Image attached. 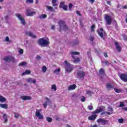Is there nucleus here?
<instances>
[{"mask_svg":"<svg viewBox=\"0 0 127 127\" xmlns=\"http://www.w3.org/2000/svg\"><path fill=\"white\" fill-rule=\"evenodd\" d=\"M0 107H1L2 109H8V104H0Z\"/></svg>","mask_w":127,"mask_h":127,"instance_id":"obj_22","label":"nucleus"},{"mask_svg":"<svg viewBox=\"0 0 127 127\" xmlns=\"http://www.w3.org/2000/svg\"><path fill=\"white\" fill-rule=\"evenodd\" d=\"M35 116L38 117L39 120H44V116L40 113L39 110H36Z\"/></svg>","mask_w":127,"mask_h":127,"instance_id":"obj_10","label":"nucleus"},{"mask_svg":"<svg viewBox=\"0 0 127 127\" xmlns=\"http://www.w3.org/2000/svg\"><path fill=\"white\" fill-rule=\"evenodd\" d=\"M97 118V115L96 114H93L92 115H91L90 116L88 117V120L89 121H95Z\"/></svg>","mask_w":127,"mask_h":127,"instance_id":"obj_14","label":"nucleus"},{"mask_svg":"<svg viewBox=\"0 0 127 127\" xmlns=\"http://www.w3.org/2000/svg\"><path fill=\"white\" fill-rule=\"evenodd\" d=\"M123 8L126 9H127V5H125L124 6H123Z\"/></svg>","mask_w":127,"mask_h":127,"instance_id":"obj_62","label":"nucleus"},{"mask_svg":"<svg viewBox=\"0 0 127 127\" xmlns=\"http://www.w3.org/2000/svg\"><path fill=\"white\" fill-rule=\"evenodd\" d=\"M16 16L17 17H18V19L20 20L21 24H22L23 25H25L26 22L23 18L21 17V14L19 13L16 14Z\"/></svg>","mask_w":127,"mask_h":127,"instance_id":"obj_9","label":"nucleus"},{"mask_svg":"<svg viewBox=\"0 0 127 127\" xmlns=\"http://www.w3.org/2000/svg\"><path fill=\"white\" fill-rule=\"evenodd\" d=\"M46 8L48 9L49 10L52 12H55V9L53 8L51 6H47Z\"/></svg>","mask_w":127,"mask_h":127,"instance_id":"obj_26","label":"nucleus"},{"mask_svg":"<svg viewBox=\"0 0 127 127\" xmlns=\"http://www.w3.org/2000/svg\"><path fill=\"white\" fill-rule=\"evenodd\" d=\"M5 41L7 42H10V39H9V37L8 36L6 37Z\"/></svg>","mask_w":127,"mask_h":127,"instance_id":"obj_53","label":"nucleus"},{"mask_svg":"<svg viewBox=\"0 0 127 127\" xmlns=\"http://www.w3.org/2000/svg\"><path fill=\"white\" fill-rule=\"evenodd\" d=\"M87 109L92 111L93 110V106L92 104H91L90 105L88 106V107H87Z\"/></svg>","mask_w":127,"mask_h":127,"instance_id":"obj_42","label":"nucleus"},{"mask_svg":"<svg viewBox=\"0 0 127 127\" xmlns=\"http://www.w3.org/2000/svg\"><path fill=\"white\" fill-rule=\"evenodd\" d=\"M104 56L105 57V58H107L108 57V53H104Z\"/></svg>","mask_w":127,"mask_h":127,"instance_id":"obj_55","label":"nucleus"},{"mask_svg":"<svg viewBox=\"0 0 127 127\" xmlns=\"http://www.w3.org/2000/svg\"><path fill=\"white\" fill-rule=\"evenodd\" d=\"M41 58H41V57L39 56H37V57H36V59H37V60H39L41 59Z\"/></svg>","mask_w":127,"mask_h":127,"instance_id":"obj_58","label":"nucleus"},{"mask_svg":"<svg viewBox=\"0 0 127 127\" xmlns=\"http://www.w3.org/2000/svg\"><path fill=\"white\" fill-rule=\"evenodd\" d=\"M95 26V25H91V29H90L91 32H94V31H95V30H94Z\"/></svg>","mask_w":127,"mask_h":127,"instance_id":"obj_39","label":"nucleus"},{"mask_svg":"<svg viewBox=\"0 0 127 127\" xmlns=\"http://www.w3.org/2000/svg\"><path fill=\"white\" fill-rule=\"evenodd\" d=\"M72 7H73V4L70 3H69V5H68V8H69V10H71Z\"/></svg>","mask_w":127,"mask_h":127,"instance_id":"obj_44","label":"nucleus"},{"mask_svg":"<svg viewBox=\"0 0 127 127\" xmlns=\"http://www.w3.org/2000/svg\"><path fill=\"white\" fill-rule=\"evenodd\" d=\"M27 65L26 62H22L18 64V66H24Z\"/></svg>","mask_w":127,"mask_h":127,"instance_id":"obj_30","label":"nucleus"},{"mask_svg":"<svg viewBox=\"0 0 127 127\" xmlns=\"http://www.w3.org/2000/svg\"><path fill=\"white\" fill-rule=\"evenodd\" d=\"M114 90H115V92H116L117 93H120L122 92V89H120L114 88Z\"/></svg>","mask_w":127,"mask_h":127,"instance_id":"obj_34","label":"nucleus"},{"mask_svg":"<svg viewBox=\"0 0 127 127\" xmlns=\"http://www.w3.org/2000/svg\"><path fill=\"white\" fill-rule=\"evenodd\" d=\"M57 0H52V3L53 6H56L58 5V4H57Z\"/></svg>","mask_w":127,"mask_h":127,"instance_id":"obj_28","label":"nucleus"},{"mask_svg":"<svg viewBox=\"0 0 127 127\" xmlns=\"http://www.w3.org/2000/svg\"><path fill=\"white\" fill-rule=\"evenodd\" d=\"M19 54L21 55L23 54V50L22 49H20V50H19Z\"/></svg>","mask_w":127,"mask_h":127,"instance_id":"obj_50","label":"nucleus"},{"mask_svg":"<svg viewBox=\"0 0 127 127\" xmlns=\"http://www.w3.org/2000/svg\"><path fill=\"white\" fill-rule=\"evenodd\" d=\"M114 44L115 46L116 47V49L117 50V51H118L119 52H120L122 51V48L119 45V43L118 42L115 41Z\"/></svg>","mask_w":127,"mask_h":127,"instance_id":"obj_16","label":"nucleus"},{"mask_svg":"<svg viewBox=\"0 0 127 127\" xmlns=\"http://www.w3.org/2000/svg\"><path fill=\"white\" fill-rule=\"evenodd\" d=\"M91 3H94L95 0H89Z\"/></svg>","mask_w":127,"mask_h":127,"instance_id":"obj_61","label":"nucleus"},{"mask_svg":"<svg viewBox=\"0 0 127 127\" xmlns=\"http://www.w3.org/2000/svg\"><path fill=\"white\" fill-rule=\"evenodd\" d=\"M113 113H110L109 112H105L101 113V115H112Z\"/></svg>","mask_w":127,"mask_h":127,"instance_id":"obj_33","label":"nucleus"},{"mask_svg":"<svg viewBox=\"0 0 127 127\" xmlns=\"http://www.w3.org/2000/svg\"><path fill=\"white\" fill-rule=\"evenodd\" d=\"M52 89L54 90V91H57V86H56L55 84H53L52 85Z\"/></svg>","mask_w":127,"mask_h":127,"instance_id":"obj_38","label":"nucleus"},{"mask_svg":"<svg viewBox=\"0 0 127 127\" xmlns=\"http://www.w3.org/2000/svg\"><path fill=\"white\" fill-rule=\"evenodd\" d=\"M81 102H84L85 101V98L84 96H82L81 99H80Z\"/></svg>","mask_w":127,"mask_h":127,"instance_id":"obj_51","label":"nucleus"},{"mask_svg":"<svg viewBox=\"0 0 127 127\" xmlns=\"http://www.w3.org/2000/svg\"><path fill=\"white\" fill-rule=\"evenodd\" d=\"M43 106H44V108L46 109L48 106V102L47 101L45 102L43 104Z\"/></svg>","mask_w":127,"mask_h":127,"instance_id":"obj_43","label":"nucleus"},{"mask_svg":"<svg viewBox=\"0 0 127 127\" xmlns=\"http://www.w3.org/2000/svg\"><path fill=\"white\" fill-rule=\"evenodd\" d=\"M76 87V86L75 84H73L72 85H70L68 87V90H74V89H75Z\"/></svg>","mask_w":127,"mask_h":127,"instance_id":"obj_21","label":"nucleus"},{"mask_svg":"<svg viewBox=\"0 0 127 127\" xmlns=\"http://www.w3.org/2000/svg\"><path fill=\"white\" fill-rule=\"evenodd\" d=\"M108 111L110 112V113H113V109L112 108V107H108Z\"/></svg>","mask_w":127,"mask_h":127,"instance_id":"obj_41","label":"nucleus"},{"mask_svg":"<svg viewBox=\"0 0 127 127\" xmlns=\"http://www.w3.org/2000/svg\"><path fill=\"white\" fill-rule=\"evenodd\" d=\"M26 82L30 83L35 84L36 81L34 79L30 77L29 78L26 79Z\"/></svg>","mask_w":127,"mask_h":127,"instance_id":"obj_17","label":"nucleus"},{"mask_svg":"<svg viewBox=\"0 0 127 127\" xmlns=\"http://www.w3.org/2000/svg\"><path fill=\"white\" fill-rule=\"evenodd\" d=\"M97 122L98 124L101 123L103 126H106L108 124L109 121L107 120H105L104 118H100L97 120Z\"/></svg>","mask_w":127,"mask_h":127,"instance_id":"obj_6","label":"nucleus"},{"mask_svg":"<svg viewBox=\"0 0 127 127\" xmlns=\"http://www.w3.org/2000/svg\"><path fill=\"white\" fill-rule=\"evenodd\" d=\"M31 73V71L29 70H26L24 72L22 73V75H25L26 74H29Z\"/></svg>","mask_w":127,"mask_h":127,"instance_id":"obj_29","label":"nucleus"},{"mask_svg":"<svg viewBox=\"0 0 127 127\" xmlns=\"http://www.w3.org/2000/svg\"><path fill=\"white\" fill-rule=\"evenodd\" d=\"M97 32H98L99 36H100V37L102 38H103L104 34L103 32H100L99 30H97Z\"/></svg>","mask_w":127,"mask_h":127,"instance_id":"obj_32","label":"nucleus"},{"mask_svg":"<svg viewBox=\"0 0 127 127\" xmlns=\"http://www.w3.org/2000/svg\"><path fill=\"white\" fill-rule=\"evenodd\" d=\"M118 122L119 124H123L124 123V119H119L118 120Z\"/></svg>","mask_w":127,"mask_h":127,"instance_id":"obj_45","label":"nucleus"},{"mask_svg":"<svg viewBox=\"0 0 127 127\" xmlns=\"http://www.w3.org/2000/svg\"><path fill=\"white\" fill-rule=\"evenodd\" d=\"M3 118L4 120V123H6L7 122H8V118L7 117L6 114H4L3 115Z\"/></svg>","mask_w":127,"mask_h":127,"instance_id":"obj_23","label":"nucleus"},{"mask_svg":"<svg viewBox=\"0 0 127 127\" xmlns=\"http://www.w3.org/2000/svg\"><path fill=\"white\" fill-rule=\"evenodd\" d=\"M34 2V1H33V0H26V3H29V4H32L33 3V2Z\"/></svg>","mask_w":127,"mask_h":127,"instance_id":"obj_37","label":"nucleus"},{"mask_svg":"<svg viewBox=\"0 0 127 127\" xmlns=\"http://www.w3.org/2000/svg\"><path fill=\"white\" fill-rule=\"evenodd\" d=\"M86 94L87 95H89V96H92V95L94 93L92 91H91L89 90H86Z\"/></svg>","mask_w":127,"mask_h":127,"instance_id":"obj_35","label":"nucleus"},{"mask_svg":"<svg viewBox=\"0 0 127 127\" xmlns=\"http://www.w3.org/2000/svg\"><path fill=\"white\" fill-rule=\"evenodd\" d=\"M26 35H29V36L33 38H36V36L34 35L32 32H26Z\"/></svg>","mask_w":127,"mask_h":127,"instance_id":"obj_20","label":"nucleus"},{"mask_svg":"<svg viewBox=\"0 0 127 127\" xmlns=\"http://www.w3.org/2000/svg\"><path fill=\"white\" fill-rule=\"evenodd\" d=\"M55 28V25H52V27H51V29L54 30Z\"/></svg>","mask_w":127,"mask_h":127,"instance_id":"obj_60","label":"nucleus"},{"mask_svg":"<svg viewBox=\"0 0 127 127\" xmlns=\"http://www.w3.org/2000/svg\"><path fill=\"white\" fill-rule=\"evenodd\" d=\"M47 17V15L46 14H41L38 16V18L42 19H45Z\"/></svg>","mask_w":127,"mask_h":127,"instance_id":"obj_24","label":"nucleus"},{"mask_svg":"<svg viewBox=\"0 0 127 127\" xmlns=\"http://www.w3.org/2000/svg\"><path fill=\"white\" fill-rule=\"evenodd\" d=\"M125 106V104H124V102H120V104H119V107H123Z\"/></svg>","mask_w":127,"mask_h":127,"instance_id":"obj_46","label":"nucleus"},{"mask_svg":"<svg viewBox=\"0 0 127 127\" xmlns=\"http://www.w3.org/2000/svg\"><path fill=\"white\" fill-rule=\"evenodd\" d=\"M78 78H83L85 76V73L84 71L79 70L77 73Z\"/></svg>","mask_w":127,"mask_h":127,"instance_id":"obj_11","label":"nucleus"},{"mask_svg":"<svg viewBox=\"0 0 127 127\" xmlns=\"http://www.w3.org/2000/svg\"><path fill=\"white\" fill-rule=\"evenodd\" d=\"M26 16L29 17L33 16V15L36 14V12L35 11L31 12L29 9H26Z\"/></svg>","mask_w":127,"mask_h":127,"instance_id":"obj_12","label":"nucleus"},{"mask_svg":"<svg viewBox=\"0 0 127 127\" xmlns=\"http://www.w3.org/2000/svg\"><path fill=\"white\" fill-rule=\"evenodd\" d=\"M74 60L73 61L74 63H77L80 62V59L79 57L76 58V59H73Z\"/></svg>","mask_w":127,"mask_h":127,"instance_id":"obj_36","label":"nucleus"},{"mask_svg":"<svg viewBox=\"0 0 127 127\" xmlns=\"http://www.w3.org/2000/svg\"><path fill=\"white\" fill-rule=\"evenodd\" d=\"M47 70V67L46 66H43L42 67V71L43 73H45L46 70Z\"/></svg>","mask_w":127,"mask_h":127,"instance_id":"obj_40","label":"nucleus"},{"mask_svg":"<svg viewBox=\"0 0 127 127\" xmlns=\"http://www.w3.org/2000/svg\"><path fill=\"white\" fill-rule=\"evenodd\" d=\"M103 63L107 64V65H109L110 64L109 63V61H106L105 62H103Z\"/></svg>","mask_w":127,"mask_h":127,"instance_id":"obj_57","label":"nucleus"},{"mask_svg":"<svg viewBox=\"0 0 127 127\" xmlns=\"http://www.w3.org/2000/svg\"><path fill=\"white\" fill-rule=\"evenodd\" d=\"M61 71V69L60 68H58L56 69L55 70H54V72H55V73H59Z\"/></svg>","mask_w":127,"mask_h":127,"instance_id":"obj_52","label":"nucleus"},{"mask_svg":"<svg viewBox=\"0 0 127 127\" xmlns=\"http://www.w3.org/2000/svg\"><path fill=\"white\" fill-rule=\"evenodd\" d=\"M120 78L121 80L124 81L125 82H127V74H124V73H122L120 74Z\"/></svg>","mask_w":127,"mask_h":127,"instance_id":"obj_13","label":"nucleus"},{"mask_svg":"<svg viewBox=\"0 0 127 127\" xmlns=\"http://www.w3.org/2000/svg\"><path fill=\"white\" fill-rule=\"evenodd\" d=\"M20 99H22V100H23L24 101L31 100V97L30 96H21Z\"/></svg>","mask_w":127,"mask_h":127,"instance_id":"obj_18","label":"nucleus"},{"mask_svg":"<svg viewBox=\"0 0 127 127\" xmlns=\"http://www.w3.org/2000/svg\"><path fill=\"white\" fill-rule=\"evenodd\" d=\"M45 99H46V100L47 101H48V102H50V100L49 98L46 97V98H45Z\"/></svg>","mask_w":127,"mask_h":127,"instance_id":"obj_63","label":"nucleus"},{"mask_svg":"<svg viewBox=\"0 0 127 127\" xmlns=\"http://www.w3.org/2000/svg\"><path fill=\"white\" fill-rule=\"evenodd\" d=\"M99 73L101 75H104L105 73V70L103 68H100V70H99Z\"/></svg>","mask_w":127,"mask_h":127,"instance_id":"obj_27","label":"nucleus"},{"mask_svg":"<svg viewBox=\"0 0 127 127\" xmlns=\"http://www.w3.org/2000/svg\"><path fill=\"white\" fill-rule=\"evenodd\" d=\"M105 107L104 106H101L100 107H99V109H97L96 111H93L92 112V115L98 114L100 113H102L103 111H105Z\"/></svg>","mask_w":127,"mask_h":127,"instance_id":"obj_5","label":"nucleus"},{"mask_svg":"<svg viewBox=\"0 0 127 127\" xmlns=\"http://www.w3.org/2000/svg\"><path fill=\"white\" fill-rule=\"evenodd\" d=\"M6 101V99L2 96H0V103H3Z\"/></svg>","mask_w":127,"mask_h":127,"instance_id":"obj_25","label":"nucleus"},{"mask_svg":"<svg viewBox=\"0 0 127 127\" xmlns=\"http://www.w3.org/2000/svg\"><path fill=\"white\" fill-rule=\"evenodd\" d=\"M122 110L124 111H127V107L123 108Z\"/></svg>","mask_w":127,"mask_h":127,"instance_id":"obj_59","label":"nucleus"},{"mask_svg":"<svg viewBox=\"0 0 127 127\" xmlns=\"http://www.w3.org/2000/svg\"><path fill=\"white\" fill-rule=\"evenodd\" d=\"M14 117L15 118H18V117H19V115L16 113H14Z\"/></svg>","mask_w":127,"mask_h":127,"instance_id":"obj_47","label":"nucleus"},{"mask_svg":"<svg viewBox=\"0 0 127 127\" xmlns=\"http://www.w3.org/2000/svg\"><path fill=\"white\" fill-rule=\"evenodd\" d=\"M58 23L60 27L59 29L60 32H61L62 30H66L68 29V27L66 26L64 20H60Z\"/></svg>","mask_w":127,"mask_h":127,"instance_id":"obj_2","label":"nucleus"},{"mask_svg":"<svg viewBox=\"0 0 127 127\" xmlns=\"http://www.w3.org/2000/svg\"><path fill=\"white\" fill-rule=\"evenodd\" d=\"M70 54L72 55V58L73 59H75V56L74 55H79L80 53L78 52L73 51L70 53Z\"/></svg>","mask_w":127,"mask_h":127,"instance_id":"obj_19","label":"nucleus"},{"mask_svg":"<svg viewBox=\"0 0 127 127\" xmlns=\"http://www.w3.org/2000/svg\"><path fill=\"white\" fill-rule=\"evenodd\" d=\"M97 127V125H93L92 127Z\"/></svg>","mask_w":127,"mask_h":127,"instance_id":"obj_64","label":"nucleus"},{"mask_svg":"<svg viewBox=\"0 0 127 127\" xmlns=\"http://www.w3.org/2000/svg\"><path fill=\"white\" fill-rule=\"evenodd\" d=\"M46 121L49 123H52L53 122V118L49 117H46Z\"/></svg>","mask_w":127,"mask_h":127,"instance_id":"obj_31","label":"nucleus"},{"mask_svg":"<svg viewBox=\"0 0 127 127\" xmlns=\"http://www.w3.org/2000/svg\"><path fill=\"white\" fill-rule=\"evenodd\" d=\"M106 2H107V3L108 5H110V6L112 5V3H111V1H107Z\"/></svg>","mask_w":127,"mask_h":127,"instance_id":"obj_56","label":"nucleus"},{"mask_svg":"<svg viewBox=\"0 0 127 127\" xmlns=\"http://www.w3.org/2000/svg\"><path fill=\"white\" fill-rule=\"evenodd\" d=\"M123 40L125 41H127V36L126 35H123Z\"/></svg>","mask_w":127,"mask_h":127,"instance_id":"obj_48","label":"nucleus"},{"mask_svg":"<svg viewBox=\"0 0 127 127\" xmlns=\"http://www.w3.org/2000/svg\"><path fill=\"white\" fill-rule=\"evenodd\" d=\"M106 88H107L108 91L115 89L114 86L109 83L106 84Z\"/></svg>","mask_w":127,"mask_h":127,"instance_id":"obj_15","label":"nucleus"},{"mask_svg":"<svg viewBox=\"0 0 127 127\" xmlns=\"http://www.w3.org/2000/svg\"><path fill=\"white\" fill-rule=\"evenodd\" d=\"M74 68L73 65L70 64H68L65 65V70L67 73H70L73 71Z\"/></svg>","mask_w":127,"mask_h":127,"instance_id":"obj_3","label":"nucleus"},{"mask_svg":"<svg viewBox=\"0 0 127 127\" xmlns=\"http://www.w3.org/2000/svg\"><path fill=\"white\" fill-rule=\"evenodd\" d=\"M76 14H77L78 15L81 16V14L80 13L79 10H76Z\"/></svg>","mask_w":127,"mask_h":127,"instance_id":"obj_54","label":"nucleus"},{"mask_svg":"<svg viewBox=\"0 0 127 127\" xmlns=\"http://www.w3.org/2000/svg\"><path fill=\"white\" fill-rule=\"evenodd\" d=\"M89 40L91 41V42H93L94 41V38L93 36H90V37H89Z\"/></svg>","mask_w":127,"mask_h":127,"instance_id":"obj_49","label":"nucleus"},{"mask_svg":"<svg viewBox=\"0 0 127 127\" xmlns=\"http://www.w3.org/2000/svg\"><path fill=\"white\" fill-rule=\"evenodd\" d=\"M3 61L7 63L12 62V63H15V60L14 57L7 56L3 58Z\"/></svg>","mask_w":127,"mask_h":127,"instance_id":"obj_4","label":"nucleus"},{"mask_svg":"<svg viewBox=\"0 0 127 127\" xmlns=\"http://www.w3.org/2000/svg\"><path fill=\"white\" fill-rule=\"evenodd\" d=\"M38 44L39 46H41L42 47L48 46L50 44L49 39L46 40L43 38L39 39L38 40Z\"/></svg>","mask_w":127,"mask_h":127,"instance_id":"obj_1","label":"nucleus"},{"mask_svg":"<svg viewBox=\"0 0 127 127\" xmlns=\"http://www.w3.org/2000/svg\"><path fill=\"white\" fill-rule=\"evenodd\" d=\"M105 17H104V19L106 20V23L108 25H111V22H112V19L111 16L107 14H105Z\"/></svg>","mask_w":127,"mask_h":127,"instance_id":"obj_7","label":"nucleus"},{"mask_svg":"<svg viewBox=\"0 0 127 127\" xmlns=\"http://www.w3.org/2000/svg\"><path fill=\"white\" fill-rule=\"evenodd\" d=\"M59 7L60 8H63L64 11H67L68 6L65 4L64 1H61V3H60Z\"/></svg>","mask_w":127,"mask_h":127,"instance_id":"obj_8","label":"nucleus"}]
</instances>
